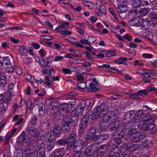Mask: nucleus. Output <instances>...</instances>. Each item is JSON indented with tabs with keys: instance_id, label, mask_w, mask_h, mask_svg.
Listing matches in <instances>:
<instances>
[{
	"instance_id": "nucleus-47",
	"label": "nucleus",
	"mask_w": 157,
	"mask_h": 157,
	"mask_svg": "<svg viewBox=\"0 0 157 157\" xmlns=\"http://www.w3.org/2000/svg\"><path fill=\"white\" fill-rule=\"evenodd\" d=\"M17 67H11L7 68L6 69V71L7 72L9 73H12L13 72V71L17 69Z\"/></svg>"
},
{
	"instance_id": "nucleus-53",
	"label": "nucleus",
	"mask_w": 157,
	"mask_h": 157,
	"mask_svg": "<svg viewBox=\"0 0 157 157\" xmlns=\"http://www.w3.org/2000/svg\"><path fill=\"white\" fill-rule=\"evenodd\" d=\"M86 103L85 101H82L80 102V104L78 106L79 108L84 110L86 108Z\"/></svg>"
},
{
	"instance_id": "nucleus-10",
	"label": "nucleus",
	"mask_w": 157,
	"mask_h": 157,
	"mask_svg": "<svg viewBox=\"0 0 157 157\" xmlns=\"http://www.w3.org/2000/svg\"><path fill=\"white\" fill-rule=\"evenodd\" d=\"M62 130L65 133L70 132L71 129L70 125L63 118L61 122Z\"/></svg>"
},
{
	"instance_id": "nucleus-46",
	"label": "nucleus",
	"mask_w": 157,
	"mask_h": 157,
	"mask_svg": "<svg viewBox=\"0 0 157 157\" xmlns=\"http://www.w3.org/2000/svg\"><path fill=\"white\" fill-rule=\"evenodd\" d=\"M32 76L29 74L25 75V78L27 79L31 83H34L35 82V80L34 78L33 79H32Z\"/></svg>"
},
{
	"instance_id": "nucleus-12",
	"label": "nucleus",
	"mask_w": 157,
	"mask_h": 157,
	"mask_svg": "<svg viewBox=\"0 0 157 157\" xmlns=\"http://www.w3.org/2000/svg\"><path fill=\"white\" fill-rule=\"evenodd\" d=\"M70 107L68 106L67 103H64L63 105H62L60 106V109L59 113L60 115L62 114V111L63 113H62V115L64 116V113H66L67 112L71 110Z\"/></svg>"
},
{
	"instance_id": "nucleus-58",
	"label": "nucleus",
	"mask_w": 157,
	"mask_h": 157,
	"mask_svg": "<svg viewBox=\"0 0 157 157\" xmlns=\"http://www.w3.org/2000/svg\"><path fill=\"white\" fill-rule=\"evenodd\" d=\"M45 80L48 82H44V84L47 86H50L51 85V82H50V81L49 79V77L48 76L45 77Z\"/></svg>"
},
{
	"instance_id": "nucleus-20",
	"label": "nucleus",
	"mask_w": 157,
	"mask_h": 157,
	"mask_svg": "<svg viewBox=\"0 0 157 157\" xmlns=\"http://www.w3.org/2000/svg\"><path fill=\"white\" fill-rule=\"evenodd\" d=\"M45 112V106L44 105L42 104L39 108V118H40L42 121L44 119V115Z\"/></svg>"
},
{
	"instance_id": "nucleus-25",
	"label": "nucleus",
	"mask_w": 157,
	"mask_h": 157,
	"mask_svg": "<svg viewBox=\"0 0 157 157\" xmlns=\"http://www.w3.org/2000/svg\"><path fill=\"white\" fill-rule=\"evenodd\" d=\"M151 121H149L148 130H151L153 133L155 132L157 130V127L155 125V122L151 123Z\"/></svg>"
},
{
	"instance_id": "nucleus-52",
	"label": "nucleus",
	"mask_w": 157,
	"mask_h": 157,
	"mask_svg": "<svg viewBox=\"0 0 157 157\" xmlns=\"http://www.w3.org/2000/svg\"><path fill=\"white\" fill-rule=\"evenodd\" d=\"M100 108L99 106H98L94 108L92 112L96 113L97 112L98 113H102V112L101 111V110L100 109Z\"/></svg>"
},
{
	"instance_id": "nucleus-49",
	"label": "nucleus",
	"mask_w": 157,
	"mask_h": 157,
	"mask_svg": "<svg viewBox=\"0 0 157 157\" xmlns=\"http://www.w3.org/2000/svg\"><path fill=\"white\" fill-rule=\"evenodd\" d=\"M109 130L110 131H115V132L117 131L119 129L118 128V126H115L114 124H111L110 126H109Z\"/></svg>"
},
{
	"instance_id": "nucleus-18",
	"label": "nucleus",
	"mask_w": 157,
	"mask_h": 157,
	"mask_svg": "<svg viewBox=\"0 0 157 157\" xmlns=\"http://www.w3.org/2000/svg\"><path fill=\"white\" fill-rule=\"evenodd\" d=\"M62 127L58 124L56 125L53 129V135L55 137L59 136L62 133Z\"/></svg>"
},
{
	"instance_id": "nucleus-37",
	"label": "nucleus",
	"mask_w": 157,
	"mask_h": 157,
	"mask_svg": "<svg viewBox=\"0 0 157 157\" xmlns=\"http://www.w3.org/2000/svg\"><path fill=\"white\" fill-rule=\"evenodd\" d=\"M133 117V122L132 123H135V124H138V125H140L141 120H140V119L135 115Z\"/></svg>"
},
{
	"instance_id": "nucleus-36",
	"label": "nucleus",
	"mask_w": 157,
	"mask_h": 157,
	"mask_svg": "<svg viewBox=\"0 0 157 157\" xmlns=\"http://www.w3.org/2000/svg\"><path fill=\"white\" fill-rule=\"evenodd\" d=\"M151 21L153 24L157 23V14L154 13H151Z\"/></svg>"
},
{
	"instance_id": "nucleus-7",
	"label": "nucleus",
	"mask_w": 157,
	"mask_h": 157,
	"mask_svg": "<svg viewBox=\"0 0 157 157\" xmlns=\"http://www.w3.org/2000/svg\"><path fill=\"white\" fill-rule=\"evenodd\" d=\"M97 129L94 127H91L87 132L86 138L87 140H94L96 139L97 135L96 134Z\"/></svg>"
},
{
	"instance_id": "nucleus-42",
	"label": "nucleus",
	"mask_w": 157,
	"mask_h": 157,
	"mask_svg": "<svg viewBox=\"0 0 157 157\" xmlns=\"http://www.w3.org/2000/svg\"><path fill=\"white\" fill-rule=\"evenodd\" d=\"M144 113L143 110H139L137 111L135 115L140 119L142 116H144Z\"/></svg>"
},
{
	"instance_id": "nucleus-50",
	"label": "nucleus",
	"mask_w": 157,
	"mask_h": 157,
	"mask_svg": "<svg viewBox=\"0 0 157 157\" xmlns=\"http://www.w3.org/2000/svg\"><path fill=\"white\" fill-rule=\"evenodd\" d=\"M83 110L81 108H79V107L78 106L76 108L75 110V113L77 115V116L80 115L82 114V113L83 112Z\"/></svg>"
},
{
	"instance_id": "nucleus-17",
	"label": "nucleus",
	"mask_w": 157,
	"mask_h": 157,
	"mask_svg": "<svg viewBox=\"0 0 157 157\" xmlns=\"http://www.w3.org/2000/svg\"><path fill=\"white\" fill-rule=\"evenodd\" d=\"M26 134L25 131H23L21 134L17 137V143L18 144L23 145L26 140L25 136Z\"/></svg>"
},
{
	"instance_id": "nucleus-3",
	"label": "nucleus",
	"mask_w": 157,
	"mask_h": 157,
	"mask_svg": "<svg viewBox=\"0 0 157 157\" xmlns=\"http://www.w3.org/2000/svg\"><path fill=\"white\" fill-rule=\"evenodd\" d=\"M121 130L119 131L114 132L112 134V137L113 139L112 141V144L114 145H119L122 143L123 141L121 140L125 135Z\"/></svg>"
},
{
	"instance_id": "nucleus-30",
	"label": "nucleus",
	"mask_w": 157,
	"mask_h": 157,
	"mask_svg": "<svg viewBox=\"0 0 157 157\" xmlns=\"http://www.w3.org/2000/svg\"><path fill=\"white\" fill-rule=\"evenodd\" d=\"M3 62L2 61H0V64L1 67H2L4 63H5L6 65L10 64V58L9 57H4L3 58Z\"/></svg>"
},
{
	"instance_id": "nucleus-2",
	"label": "nucleus",
	"mask_w": 157,
	"mask_h": 157,
	"mask_svg": "<svg viewBox=\"0 0 157 157\" xmlns=\"http://www.w3.org/2000/svg\"><path fill=\"white\" fill-rule=\"evenodd\" d=\"M146 134L144 132H139L132 134L128 137L129 140L132 142L138 143L142 141L146 137Z\"/></svg>"
},
{
	"instance_id": "nucleus-62",
	"label": "nucleus",
	"mask_w": 157,
	"mask_h": 157,
	"mask_svg": "<svg viewBox=\"0 0 157 157\" xmlns=\"http://www.w3.org/2000/svg\"><path fill=\"white\" fill-rule=\"evenodd\" d=\"M61 34L62 35H70L71 34V33L70 31H69L68 30L66 29L63 31H62L61 32Z\"/></svg>"
},
{
	"instance_id": "nucleus-4",
	"label": "nucleus",
	"mask_w": 157,
	"mask_h": 157,
	"mask_svg": "<svg viewBox=\"0 0 157 157\" xmlns=\"http://www.w3.org/2000/svg\"><path fill=\"white\" fill-rule=\"evenodd\" d=\"M134 21H137V22L133 23V26L135 25L137 26H141L142 29L143 30L147 29L149 27L150 23L148 20H140L138 21L137 18H134L132 20L131 22H133Z\"/></svg>"
},
{
	"instance_id": "nucleus-40",
	"label": "nucleus",
	"mask_w": 157,
	"mask_h": 157,
	"mask_svg": "<svg viewBox=\"0 0 157 157\" xmlns=\"http://www.w3.org/2000/svg\"><path fill=\"white\" fill-rule=\"evenodd\" d=\"M2 98L0 97V110L2 112H5L6 109L4 106V101L2 100Z\"/></svg>"
},
{
	"instance_id": "nucleus-22",
	"label": "nucleus",
	"mask_w": 157,
	"mask_h": 157,
	"mask_svg": "<svg viewBox=\"0 0 157 157\" xmlns=\"http://www.w3.org/2000/svg\"><path fill=\"white\" fill-rule=\"evenodd\" d=\"M69 142L67 140L65 139H59L57 140L56 144L57 145H59L60 146L64 145L67 144V147H68V144Z\"/></svg>"
},
{
	"instance_id": "nucleus-14",
	"label": "nucleus",
	"mask_w": 157,
	"mask_h": 157,
	"mask_svg": "<svg viewBox=\"0 0 157 157\" xmlns=\"http://www.w3.org/2000/svg\"><path fill=\"white\" fill-rule=\"evenodd\" d=\"M130 124H129L128 123V124L124 123L122 126L121 130L122 131L125 135H127L128 137L130 135Z\"/></svg>"
},
{
	"instance_id": "nucleus-28",
	"label": "nucleus",
	"mask_w": 157,
	"mask_h": 157,
	"mask_svg": "<svg viewBox=\"0 0 157 157\" xmlns=\"http://www.w3.org/2000/svg\"><path fill=\"white\" fill-rule=\"evenodd\" d=\"M97 86L93 83L90 84V88H87V91L89 92L92 91H97L99 90V88H96Z\"/></svg>"
},
{
	"instance_id": "nucleus-29",
	"label": "nucleus",
	"mask_w": 157,
	"mask_h": 157,
	"mask_svg": "<svg viewBox=\"0 0 157 157\" xmlns=\"http://www.w3.org/2000/svg\"><path fill=\"white\" fill-rule=\"evenodd\" d=\"M148 120H151L152 121L155 122V125L157 128V116L154 115H149L148 116Z\"/></svg>"
},
{
	"instance_id": "nucleus-11",
	"label": "nucleus",
	"mask_w": 157,
	"mask_h": 157,
	"mask_svg": "<svg viewBox=\"0 0 157 157\" xmlns=\"http://www.w3.org/2000/svg\"><path fill=\"white\" fill-rule=\"evenodd\" d=\"M94 145L91 144L87 147L85 150L82 151V152L86 157L88 156H90L93 155V150Z\"/></svg>"
},
{
	"instance_id": "nucleus-21",
	"label": "nucleus",
	"mask_w": 157,
	"mask_h": 157,
	"mask_svg": "<svg viewBox=\"0 0 157 157\" xmlns=\"http://www.w3.org/2000/svg\"><path fill=\"white\" fill-rule=\"evenodd\" d=\"M25 155L26 157H37V152L35 151L31 152L28 149L25 150Z\"/></svg>"
},
{
	"instance_id": "nucleus-63",
	"label": "nucleus",
	"mask_w": 157,
	"mask_h": 157,
	"mask_svg": "<svg viewBox=\"0 0 157 157\" xmlns=\"http://www.w3.org/2000/svg\"><path fill=\"white\" fill-rule=\"evenodd\" d=\"M62 71L66 74H71V71L69 69L63 68L62 69Z\"/></svg>"
},
{
	"instance_id": "nucleus-38",
	"label": "nucleus",
	"mask_w": 157,
	"mask_h": 157,
	"mask_svg": "<svg viewBox=\"0 0 157 157\" xmlns=\"http://www.w3.org/2000/svg\"><path fill=\"white\" fill-rule=\"evenodd\" d=\"M113 145L114 146H115V147L112 149V152H111L112 154L116 155V154H119L120 153V150L118 147V145H114L113 144Z\"/></svg>"
},
{
	"instance_id": "nucleus-26",
	"label": "nucleus",
	"mask_w": 157,
	"mask_h": 157,
	"mask_svg": "<svg viewBox=\"0 0 157 157\" xmlns=\"http://www.w3.org/2000/svg\"><path fill=\"white\" fill-rule=\"evenodd\" d=\"M109 137V136L108 135L104 134H99L97 135L96 139L101 141H103L105 140H107Z\"/></svg>"
},
{
	"instance_id": "nucleus-39",
	"label": "nucleus",
	"mask_w": 157,
	"mask_h": 157,
	"mask_svg": "<svg viewBox=\"0 0 157 157\" xmlns=\"http://www.w3.org/2000/svg\"><path fill=\"white\" fill-rule=\"evenodd\" d=\"M139 94L138 93L136 94H130L129 95V97L132 99L140 100V98L139 97Z\"/></svg>"
},
{
	"instance_id": "nucleus-33",
	"label": "nucleus",
	"mask_w": 157,
	"mask_h": 157,
	"mask_svg": "<svg viewBox=\"0 0 157 157\" xmlns=\"http://www.w3.org/2000/svg\"><path fill=\"white\" fill-rule=\"evenodd\" d=\"M127 60V59L126 58L121 57L119 58L117 60L115 61L114 62L117 64H122Z\"/></svg>"
},
{
	"instance_id": "nucleus-5",
	"label": "nucleus",
	"mask_w": 157,
	"mask_h": 157,
	"mask_svg": "<svg viewBox=\"0 0 157 157\" xmlns=\"http://www.w3.org/2000/svg\"><path fill=\"white\" fill-rule=\"evenodd\" d=\"M69 125L73 127H76L78 124V116H71L70 117L65 116L63 117Z\"/></svg>"
},
{
	"instance_id": "nucleus-59",
	"label": "nucleus",
	"mask_w": 157,
	"mask_h": 157,
	"mask_svg": "<svg viewBox=\"0 0 157 157\" xmlns=\"http://www.w3.org/2000/svg\"><path fill=\"white\" fill-rule=\"evenodd\" d=\"M142 56L146 58H148L149 59H151L153 57L152 54L149 53H144L142 55Z\"/></svg>"
},
{
	"instance_id": "nucleus-31",
	"label": "nucleus",
	"mask_w": 157,
	"mask_h": 157,
	"mask_svg": "<svg viewBox=\"0 0 157 157\" xmlns=\"http://www.w3.org/2000/svg\"><path fill=\"white\" fill-rule=\"evenodd\" d=\"M19 52L20 54L24 56H27L28 51L27 48L24 46H21L19 49Z\"/></svg>"
},
{
	"instance_id": "nucleus-41",
	"label": "nucleus",
	"mask_w": 157,
	"mask_h": 157,
	"mask_svg": "<svg viewBox=\"0 0 157 157\" xmlns=\"http://www.w3.org/2000/svg\"><path fill=\"white\" fill-rule=\"evenodd\" d=\"M123 147L125 149L129 150H132V143H128L124 144Z\"/></svg>"
},
{
	"instance_id": "nucleus-56",
	"label": "nucleus",
	"mask_w": 157,
	"mask_h": 157,
	"mask_svg": "<svg viewBox=\"0 0 157 157\" xmlns=\"http://www.w3.org/2000/svg\"><path fill=\"white\" fill-rule=\"evenodd\" d=\"M54 146V143L49 144L47 146V149L48 151H51L53 149Z\"/></svg>"
},
{
	"instance_id": "nucleus-16",
	"label": "nucleus",
	"mask_w": 157,
	"mask_h": 157,
	"mask_svg": "<svg viewBox=\"0 0 157 157\" xmlns=\"http://www.w3.org/2000/svg\"><path fill=\"white\" fill-rule=\"evenodd\" d=\"M140 125H138L137 124L132 123L130 124V135L140 132L139 127Z\"/></svg>"
},
{
	"instance_id": "nucleus-34",
	"label": "nucleus",
	"mask_w": 157,
	"mask_h": 157,
	"mask_svg": "<svg viewBox=\"0 0 157 157\" xmlns=\"http://www.w3.org/2000/svg\"><path fill=\"white\" fill-rule=\"evenodd\" d=\"M65 153L63 151H58L55 152L53 155L54 157H63Z\"/></svg>"
},
{
	"instance_id": "nucleus-60",
	"label": "nucleus",
	"mask_w": 157,
	"mask_h": 157,
	"mask_svg": "<svg viewBox=\"0 0 157 157\" xmlns=\"http://www.w3.org/2000/svg\"><path fill=\"white\" fill-rule=\"evenodd\" d=\"M37 121V118L36 117H34L33 118L31 122V124L32 125H35Z\"/></svg>"
},
{
	"instance_id": "nucleus-61",
	"label": "nucleus",
	"mask_w": 157,
	"mask_h": 157,
	"mask_svg": "<svg viewBox=\"0 0 157 157\" xmlns=\"http://www.w3.org/2000/svg\"><path fill=\"white\" fill-rule=\"evenodd\" d=\"M105 152L104 150H101L98 149L96 152L97 155L98 156H101L105 153Z\"/></svg>"
},
{
	"instance_id": "nucleus-8",
	"label": "nucleus",
	"mask_w": 157,
	"mask_h": 157,
	"mask_svg": "<svg viewBox=\"0 0 157 157\" xmlns=\"http://www.w3.org/2000/svg\"><path fill=\"white\" fill-rule=\"evenodd\" d=\"M49 105L50 108L53 111L54 113H52V114L54 113L56 114L58 112L60 106L58 101L56 100L51 101L49 103Z\"/></svg>"
},
{
	"instance_id": "nucleus-23",
	"label": "nucleus",
	"mask_w": 157,
	"mask_h": 157,
	"mask_svg": "<svg viewBox=\"0 0 157 157\" xmlns=\"http://www.w3.org/2000/svg\"><path fill=\"white\" fill-rule=\"evenodd\" d=\"M96 7L99 10H106V6L104 5L101 1H98L96 3Z\"/></svg>"
},
{
	"instance_id": "nucleus-27",
	"label": "nucleus",
	"mask_w": 157,
	"mask_h": 157,
	"mask_svg": "<svg viewBox=\"0 0 157 157\" xmlns=\"http://www.w3.org/2000/svg\"><path fill=\"white\" fill-rule=\"evenodd\" d=\"M116 114L113 111H111L109 112L108 116L107 117H105L104 118L107 119L110 121V122L113 121Z\"/></svg>"
},
{
	"instance_id": "nucleus-64",
	"label": "nucleus",
	"mask_w": 157,
	"mask_h": 157,
	"mask_svg": "<svg viewBox=\"0 0 157 157\" xmlns=\"http://www.w3.org/2000/svg\"><path fill=\"white\" fill-rule=\"evenodd\" d=\"M6 79V77L4 73L3 72L0 73V80Z\"/></svg>"
},
{
	"instance_id": "nucleus-48",
	"label": "nucleus",
	"mask_w": 157,
	"mask_h": 157,
	"mask_svg": "<svg viewBox=\"0 0 157 157\" xmlns=\"http://www.w3.org/2000/svg\"><path fill=\"white\" fill-rule=\"evenodd\" d=\"M100 108V109L101 110L102 113H104V112H105L107 110V107L106 104L105 103H103L102 104L98 105Z\"/></svg>"
},
{
	"instance_id": "nucleus-35",
	"label": "nucleus",
	"mask_w": 157,
	"mask_h": 157,
	"mask_svg": "<svg viewBox=\"0 0 157 157\" xmlns=\"http://www.w3.org/2000/svg\"><path fill=\"white\" fill-rule=\"evenodd\" d=\"M116 52L115 49L113 50H110L108 51L106 53L105 56L107 57H110L116 55L115 53Z\"/></svg>"
},
{
	"instance_id": "nucleus-44",
	"label": "nucleus",
	"mask_w": 157,
	"mask_h": 157,
	"mask_svg": "<svg viewBox=\"0 0 157 157\" xmlns=\"http://www.w3.org/2000/svg\"><path fill=\"white\" fill-rule=\"evenodd\" d=\"M133 2V3L132 4V6L134 8H137L140 6L141 1L140 0H138Z\"/></svg>"
},
{
	"instance_id": "nucleus-13",
	"label": "nucleus",
	"mask_w": 157,
	"mask_h": 157,
	"mask_svg": "<svg viewBox=\"0 0 157 157\" xmlns=\"http://www.w3.org/2000/svg\"><path fill=\"white\" fill-rule=\"evenodd\" d=\"M132 117H133L132 113H130V112L127 113L123 117V121L124 122V123L128 124V123L129 124H131Z\"/></svg>"
},
{
	"instance_id": "nucleus-32",
	"label": "nucleus",
	"mask_w": 157,
	"mask_h": 157,
	"mask_svg": "<svg viewBox=\"0 0 157 157\" xmlns=\"http://www.w3.org/2000/svg\"><path fill=\"white\" fill-rule=\"evenodd\" d=\"M96 113L93 112H92L91 119L92 120H98V118L102 117L103 116V114H95Z\"/></svg>"
},
{
	"instance_id": "nucleus-19",
	"label": "nucleus",
	"mask_w": 157,
	"mask_h": 157,
	"mask_svg": "<svg viewBox=\"0 0 157 157\" xmlns=\"http://www.w3.org/2000/svg\"><path fill=\"white\" fill-rule=\"evenodd\" d=\"M77 138L76 133L75 132H73L71 133L69 136V143L68 145H71L72 144H74L75 142H76V139Z\"/></svg>"
},
{
	"instance_id": "nucleus-6",
	"label": "nucleus",
	"mask_w": 157,
	"mask_h": 157,
	"mask_svg": "<svg viewBox=\"0 0 157 157\" xmlns=\"http://www.w3.org/2000/svg\"><path fill=\"white\" fill-rule=\"evenodd\" d=\"M110 121L106 118H102L100 121L99 127L101 131H106L109 127Z\"/></svg>"
},
{
	"instance_id": "nucleus-1",
	"label": "nucleus",
	"mask_w": 157,
	"mask_h": 157,
	"mask_svg": "<svg viewBox=\"0 0 157 157\" xmlns=\"http://www.w3.org/2000/svg\"><path fill=\"white\" fill-rule=\"evenodd\" d=\"M84 142L82 139L78 140L76 142L71 145H68L69 148L72 147L74 153L75 154H78L82 153V151L83 148V145Z\"/></svg>"
},
{
	"instance_id": "nucleus-45",
	"label": "nucleus",
	"mask_w": 157,
	"mask_h": 157,
	"mask_svg": "<svg viewBox=\"0 0 157 157\" xmlns=\"http://www.w3.org/2000/svg\"><path fill=\"white\" fill-rule=\"evenodd\" d=\"M77 86L78 88L83 89L86 88V84L84 82H80L78 84Z\"/></svg>"
},
{
	"instance_id": "nucleus-55",
	"label": "nucleus",
	"mask_w": 157,
	"mask_h": 157,
	"mask_svg": "<svg viewBox=\"0 0 157 157\" xmlns=\"http://www.w3.org/2000/svg\"><path fill=\"white\" fill-rule=\"evenodd\" d=\"M80 42H81V43L84 44H88L90 46V43L87 40H84V39L82 38L80 40Z\"/></svg>"
},
{
	"instance_id": "nucleus-9",
	"label": "nucleus",
	"mask_w": 157,
	"mask_h": 157,
	"mask_svg": "<svg viewBox=\"0 0 157 157\" xmlns=\"http://www.w3.org/2000/svg\"><path fill=\"white\" fill-rule=\"evenodd\" d=\"M26 131L31 136L33 137H38L39 135V133L37 129L32 126L27 127L26 129Z\"/></svg>"
},
{
	"instance_id": "nucleus-15",
	"label": "nucleus",
	"mask_w": 157,
	"mask_h": 157,
	"mask_svg": "<svg viewBox=\"0 0 157 157\" xmlns=\"http://www.w3.org/2000/svg\"><path fill=\"white\" fill-rule=\"evenodd\" d=\"M12 93L10 91L6 92L5 94H0V97H2V100L4 101V103H7L10 101L11 99V96Z\"/></svg>"
},
{
	"instance_id": "nucleus-57",
	"label": "nucleus",
	"mask_w": 157,
	"mask_h": 157,
	"mask_svg": "<svg viewBox=\"0 0 157 157\" xmlns=\"http://www.w3.org/2000/svg\"><path fill=\"white\" fill-rule=\"evenodd\" d=\"M138 93L140 94V96H142V94H143L146 95H147L148 94L147 91L146 90H141L138 92Z\"/></svg>"
},
{
	"instance_id": "nucleus-51",
	"label": "nucleus",
	"mask_w": 157,
	"mask_h": 157,
	"mask_svg": "<svg viewBox=\"0 0 157 157\" xmlns=\"http://www.w3.org/2000/svg\"><path fill=\"white\" fill-rule=\"evenodd\" d=\"M128 7V6L126 4H121L118 6L117 8L120 9H123V10H125L129 9Z\"/></svg>"
},
{
	"instance_id": "nucleus-43",
	"label": "nucleus",
	"mask_w": 157,
	"mask_h": 157,
	"mask_svg": "<svg viewBox=\"0 0 157 157\" xmlns=\"http://www.w3.org/2000/svg\"><path fill=\"white\" fill-rule=\"evenodd\" d=\"M44 145L43 144H42V146H37L36 148V150H34L33 151H35L37 153H39L40 152H41L43 151V152H44V148H43Z\"/></svg>"
},
{
	"instance_id": "nucleus-24",
	"label": "nucleus",
	"mask_w": 157,
	"mask_h": 157,
	"mask_svg": "<svg viewBox=\"0 0 157 157\" xmlns=\"http://www.w3.org/2000/svg\"><path fill=\"white\" fill-rule=\"evenodd\" d=\"M148 117H147L145 121L144 122V123L142 124L141 126V130L144 131H147L148 130L149 121H150L151 120H148Z\"/></svg>"
},
{
	"instance_id": "nucleus-54",
	"label": "nucleus",
	"mask_w": 157,
	"mask_h": 157,
	"mask_svg": "<svg viewBox=\"0 0 157 157\" xmlns=\"http://www.w3.org/2000/svg\"><path fill=\"white\" fill-rule=\"evenodd\" d=\"M7 81L6 79L0 80V86L4 87L7 85Z\"/></svg>"
}]
</instances>
